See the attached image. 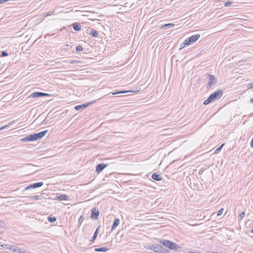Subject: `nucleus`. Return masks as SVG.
Here are the masks:
<instances>
[{
	"label": "nucleus",
	"mask_w": 253,
	"mask_h": 253,
	"mask_svg": "<svg viewBox=\"0 0 253 253\" xmlns=\"http://www.w3.org/2000/svg\"><path fill=\"white\" fill-rule=\"evenodd\" d=\"M43 94H44L43 92H38V91L34 92H33L32 94H31L30 97H32V98L41 97H42V95Z\"/></svg>",
	"instance_id": "f8f14e48"
},
{
	"label": "nucleus",
	"mask_w": 253,
	"mask_h": 253,
	"mask_svg": "<svg viewBox=\"0 0 253 253\" xmlns=\"http://www.w3.org/2000/svg\"><path fill=\"white\" fill-rule=\"evenodd\" d=\"M250 102L252 104H253V98L251 99Z\"/></svg>",
	"instance_id": "37998d69"
},
{
	"label": "nucleus",
	"mask_w": 253,
	"mask_h": 253,
	"mask_svg": "<svg viewBox=\"0 0 253 253\" xmlns=\"http://www.w3.org/2000/svg\"><path fill=\"white\" fill-rule=\"evenodd\" d=\"M155 252L157 253H169V250L160 244H155Z\"/></svg>",
	"instance_id": "20e7f679"
},
{
	"label": "nucleus",
	"mask_w": 253,
	"mask_h": 253,
	"mask_svg": "<svg viewBox=\"0 0 253 253\" xmlns=\"http://www.w3.org/2000/svg\"><path fill=\"white\" fill-rule=\"evenodd\" d=\"M245 212L244 211L241 212L239 215V219L241 220L245 216Z\"/></svg>",
	"instance_id": "cd10ccee"
},
{
	"label": "nucleus",
	"mask_w": 253,
	"mask_h": 253,
	"mask_svg": "<svg viewBox=\"0 0 253 253\" xmlns=\"http://www.w3.org/2000/svg\"><path fill=\"white\" fill-rule=\"evenodd\" d=\"M72 26L73 28V29L76 31H79L81 29L80 24L77 22L72 24Z\"/></svg>",
	"instance_id": "dca6fc26"
},
{
	"label": "nucleus",
	"mask_w": 253,
	"mask_h": 253,
	"mask_svg": "<svg viewBox=\"0 0 253 253\" xmlns=\"http://www.w3.org/2000/svg\"><path fill=\"white\" fill-rule=\"evenodd\" d=\"M22 142L34 141L32 134L21 139Z\"/></svg>",
	"instance_id": "4468645a"
},
{
	"label": "nucleus",
	"mask_w": 253,
	"mask_h": 253,
	"mask_svg": "<svg viewBox=\"0 0 253 253\" xmlns=\"http://www.w3.org/2000/svg\"><path fill=\"white\" fill-rule=\"evenodd\" d=\"M73 45L71 46V49H73V47H73Z\"/></svg>",
	"instance_id": "de8ad7c7"
},
{
	"label": "nucleus",
	"mask_w": 253,
	"mask_h": 253,
	"mask_svg": "<svg viewBox=\"0 0 253 253\" xmlns=\"http://www.w3.org/2000/svg\"><path fill=\"white\" fill-rule=\"evenodd\" d=\"M109 250V248L103 247L98 248H95L94 251L97 252H105Z\"/></svg>",
	"instance_id": "a211bd4d"
},
{
	"label": "nucleus",
	"mask_w": 253,
	"mask_h": 253,
	"mask_svg": "<svg viewBox=\"0 0 253 253\" xmlns=\"http://www.w3.org/2000/svg\"><path fill=\"white\" fill-rule=\"evenodd\" d=\"M200 37V34H196L187 38L186 39V42H187L188 44L189 45L195 42Z\"/></svg>",
	"instance_id": "423d86ee"
},
{
	"label": "nucleus",
	"mask_w": 253,
	"mask_h": 253,
	"mask_svg": "<svg viewBox=\"0 0 253 253\" xmlns=\"http://www.w3.org/2000/svg\"><path fill=\"white\" fill-rule=\"evenodd\" d=\"M246 117H247V116H246V115H244V116H243V119H244H244H246Z\"/></svg>",
	"instance_id": "a18cd8bd"
},
{
	"label": "nucleus",
	"mask_w": 253,
	"mask_h": 253,
	"mask_svg": "<svg viewBox=\"0 0 253 253\" xmlns=\"http://www.w3.org/2000/svg\"><path fill=\"white\" fill-rule=\"evenodd\" d=\"M15 247V246L13 245H9L8 247H6V248L13 252Z\"/></svg>",
	"instance_id": "c85d7f7f"
},
{
	"label": "nucleus",
	"mask_w": 253,
	"mask_h": 253,
	"mask_svg": "<svg viewBox=\"0 0 253 253\" xmlns=\"http://www.w3.org/2000/svg\"><path fill=\"white\" fill-rule=\"evenodd\" d=\"M43 184V182H37V183H34L33 184H31L29 185H28V186H27L23 190V191L28 190H30L31 189H36V188H39V187H41L42 186Z\"/></svg>",
	"instance_id": "0eeeda50"
},
{
	"label": "nucleus",
	"mask_w": 253,
	"mask_h": 253,
	"mask_svg": "<svg viewBox=\"0 0 253 253\" xmlns=\"http://www.w3.org/2000/svg\"><path fill=\"white\" fill-rule=\"evenodd\" d=\"M119 223H120V219L118 218H115L113 222V224L112 226L111 231L112 232L115 229H116L117 228V227L118 226V225L119 224Z\"/></svg>",
	"instance_id": "2eb2a0df"
},
{
	"label": "nucleus",
	"mask_w": 253,
	"mask_h": 253,
	"mask_svg": "<svg viewBox=\"0 0 253 253\" xmlns=\"http://www.w3.org/2000/svg\"><path fill=\"white\" fill-rule=\"evenodd\" d=\"M155 244L148 245L145 246V248L155 252Z\"/></svg>",
	"instance_id": "5701e85b"
},
{
	"label": "nucleus",
	"mask_w": 253,
	"mask_h": 253,
	"mask_svg": "<svg viewBox=\"0 0 253 253\" xmlns=\"http://www.w3.org/2000/svg\"><path fill=\"white\" fill-rule=\"evenodd\" d=\"M89 30L90 31L89 32H87V33L89 34L90 36L94 38L97 37L98 33L97 31L92 28H90Z\"/></svg>",
	"instance_id": "ddd939ff"
},
{
	"label": "nucleus",
	"mask_w": 253,
	"mask_h": 253,
	"mask_svg": "<svg viewBox=\"0 0 253 253\" xmlns=\"http://www.w3.org/2000/svg\"><path fill=\"white\" fill-rule=\"evenodd\" d=\"M68 63H70V64H75L77 63H79V62L77 60H70L68 61Z\"/></svg>",
	"instance_id": "f704fd0d"
},
{
	"label": "nucleus",
	"mask_w": 253,
	"mask_h": 253,
	"mask_svg": "<svg viewBox=\"0 0 253 253\" xmlns=\"http://www.w3.org/2000/svg\"><path fill=\"white\" fill-rule=\"evenodd\" d=\"M107 165L106 164H104L103 163H100L97 165L96 167L95 172L97 173H99L107 167Z\"/></svg>",
	"instance_id": "9d476101"
},
{
	"label": "nucleus",
	"mask_w": 253,
	"mask_h": 253,
	"mask_svg": "<svg viewBox=\"0 0 253 253\" xmlns=\"http://www.w3.org/2000/svg\"><path fill=\"white\" fill-rule=\"evenodd\" d=\"M13 252L15 253H21V249L16 246Z\"/></svg>",
	"instance_id": "c756f323"
},
{
	"label": "nucleus",
	"mask_w": 253,
	"mask_h": 253,
	"mask_svg": "<svg viewBox=\"0 0 253 253\" xmlns=\"http://www.w3.org/2000/svg\"><path fill=\"white\" fill-rule=\"evenodd\" d=\"M52 14H53V12L50 11V12H47V13L45 14V17H47V16H50V15H51Z\"/></svg>",
	"instance_id": "e433bc0d"
},
{
	"label": "nucleus",
	"mask_w": 253,
	"mask_h": 253,
	"mask_svg": "<svg viewBox=\"0 0 253 253\" xmlns=\"http://www.w3.org/2000/svg\"><path fill=\"white\" fill-rule=\"evenodd\" d=\"M47 220L49 222L53 223L56 221V218L55 217L50 215L48 216Z\"/></svg>",
	"instance_id": "4be33fe9"
},
{
	"label": "nucleus",
	"mask_w": 253,
	"mask_h": 253,
	"mask_svg": "<svg viewBox=\"0 0 253 253\" xmlns=\"http://www.w3.org/2000/svg\"><path fill=\"white\" fill-rule=\"evenodd\" d=\"M99 228V226L95 231L91 239L90 240L91 242H94V241L96 239L97 236L98 234Z\"/></svg>",
	"instance_id": "412c9836"
},
{
	"label": "nucleus",
	"mask_w": 253,
	"mask_h": 253,
	"mask_svg": "<svg viewBox=\"0 0 253 253\" xmlns=\"http://www.w3.org/2000/svg\"><path fill=\"white\" fill-rule=\"evenodd\" d=\"M174 26H175V25L174 24L168 23V24H166L163 25L162 26H161V28H163V29H168V28H173Z\"/></svg>",
	"instance_id": "aec40b11"
},
{
	"label": "nucleus",
	"mask_w": 253,
	"mask_h": 253,
	"mask_svg": "<svg viewBox=\"0 0 253 253\" xmlns=\"http://www.w3.org/2000/svg\"><path fill=\"white\" fill-rule=\"evenodd\" d=\"M189 45V44H188L187 42H186V40L184 41V42H182L180 46L179 50H181L185 47V46H188Z\"/></svg>",
	"instance_id": "b1692460"
},
{
	"label": "nucleus",
	"mask_w": 253,
	"mask_h": 253,
	"mask_svg": "<svg viewBox=\"0 0 253 253\" xmlns=\"http://www.w3.org/2000/svg\"><path fill=\"white\" fill-rule=\"evenodd\" d=\"M249 88H253V83H250L248 84Z\"/></svg>",
	"instance_id": "c9c22d12"
},
{
	"label": "nucleus",
	"mask_w": 253,
	"mask_h": 253,
	"mask_svg": "<svg viewBox=\"0 0 253 253\" xmlns=\"http://www.w3.org/2000/svg\"><path fill=\"white\" fill-rule=\"evenodd\" d=\"M246 117H247V116H246V115H244V116H243V119H244H244H246Z\"/></svg>",
	"instance_id": "c03bdc74"
},
{
	"label": "nucleus",
	"mask_w": 253,
	"mask_h": 253,
	"mask_svg": "<svg viewBox=\"0 0 253 253\" xmlns=\"http://www.w3.org/2000/svg\"><path fill=\"white\" fill-rule=\"evenodd\" d=\"M99 215V211L97 209H96V208H93L91 210L90 217L92 219L96 220L98 219Z\"/></svg>",
	"instance_id": "1a4fd4ad"
},
{
	"label": "nucleus",
	"mask_w": 253,
	"mask_h": 253,
	"mask_svg": "<svg viewBox=\"0 0 253 253\" xmlns=\"http://www.w3.org/2000/svg\"><path fill=\"white\" fill-rule=\"evenodd\" d=\"M12 122H11L9 125H6V126H2L1 127H0V130H2V129H4V128H7V126L10 125V124H12Z\"/></svg>",
	"instance_id": "4c0bfd02"
},
{
	"label": "nucleus",
	"mask_w": 253,
	"mask_h": 253,
	"mask_svg": "<svg viewBox=\"0 0 253 253\" xmlns=\"http://www.w3.org/2000/svg\"><path fill=\"white\" fill-rule=\"evenodd\" d=\"M48 95H49L48 94L46 93H44V94L42 95V96H48Z\"/></svg>",
	"instance_id": "79ce46f5"
},
{
	"label": "nucleus",
	"mask_w": 253,
	"mask_h": 253,
	"mask_svg": "<svg viewBox=\"0 0 253 253\" xmlns=\"http://www.w3.org/2000/svg\"><path fill=\"white\" fill-rule=\"evenodd\" d=\"M57 198L60 201H65L68 199V196L65 194H62L57 196Z\"/></svg>",
	"instance_id": "6ab92c4d"
},
{
	"label": "nucleus",
	"mask_w": 253,
	"mask_h": 253,
	"mask_svg": "<svg viewBox=\"0 0 253 253\" xmlns=\"http://www.w3.org/2000/svg\"><path fill=\"white\" fill-rule=\"evenodd\" d=\"M160 244L163 245L165 248L174 251H179L181 247L178 244L171 242L169 240L161 239L159 240Z\"/></svg>",
	"instance_id": "f03ea898"
},
{
	"label": "nucleus",
	"mask_w": 253,
	"mask_h": 253,
	"mask_svg": "<svg viewBox=\"0 0 253 253\" xmlns=\"http://www.w3.org/2000/svg\"><path fill=\"white\" fill-rule=\"evenodd\" d=\"M250 146L252 148H253V137L252 138L251 142L250 143Z\"/></svg>",
	"instance_id": "ea45409f"
},
{
	"label": "nucleus",
	"mask_w": 253,
	"mask_h": 253,
	"mask_svg": "<svg viewBox=\"0 0 253 253\" xmlns=\"http://www.w3.org/2000/svg\"><path fill=\"white\" fill-rule=\"evenodd\" d=\"M152 179L156 181H161L162 179V176L158 173H153L151 176Z\"/></svg>",
	"instance_id": "9b49d317"
},
{
	"label": "nucleus",
	"mask_w": 253,
	"mask_h": 253,
	"mask_svg": "<svg viewBox=\"0 0 253 253\" xmlns=\"http://www.w3.org/2000/svg\"><path fill=\"white\" fill-rule=\"evenodd\" d=\"M223 211V209L222 208L221 209H220L218 211H217V216H219L220 215L222 214V212Z\"/></svg>",
	"instance_id": "72a5a7b5"
},
{
	"label": "nucleus",
	"mask_w": 253,
	"mask_h": 253,
	"mask_svg": "<svg viewBox=\"0 0 253 253\" xmlns=\"http://www.w3.org/2000/svg\"><path fill=\"white\" fill-rule=\"evenodd\" d=\"M136 91H133V90H121V91H119L113 92L112 93V95H116V94L124 93H126V92H136Z\"/></svg>",
	"instance_id": "f3484780"
},
{
	"label": "nucleus",
	"mask_w": 253,
	"mask_h": 253,
	"mask_svg": "<svg viewBox=\"0 0 253 253\" xmlns=\"http://www.w3.org/2000/svg\"><path fill=\"white\" fill-rule=\"evenodd\" d=\"M3 226H4V222L1 220H0V227H2Z\"/></svg>",
	"instance_id": "58836bf2"
},
{
	"label": "nucleus",
	"mask_w": 253,
	"mask_h": 253,
	"mask_svg": "<svg viewBox=\"0 0 253 253\" xmlns=\"http://www.w3.org/2000/svg\"><path fill=\"white\" fill-rule=\"evenodd\" d=\"M232 3V1H227L224 3V6L225 7L230 6Z\"/></svg>",
	"instance_id": "7c9ffc66"
},
{
	"label": "nucleus",
	"mask_w": 253,
	"mask_h": 253,
	"mask_svg": "<svg viewBox=\"0 0 253 253\" xmlns=\"http://www.w3.org/2000/svg\"><path fill=\"white\" fill-rule=\"evenodd\" d=\"M47 131V130H45L37 133L32 134L34 141L42 138Z\"/></svg>",
	"instance_id": "39448f33"
},
{
	"label": "nucleus",
	"mask_w": 253,
	"mask_h": 253,
	"mask_svg": "<svg viewBox=\"0 0 253 253\" xmlns=\"http://www.w3.org/2000/svg\"><path fill=\"white\" fill-rule=\"evenodd\" d=\"M207 76L209 81L208 82L207 88L210 89L216 84L217 80L214 75L208 74Z\"/></svg>",
	"instance_id": "7ed1b4c3"
},
{
	"label": "nucleus",
	"mask_w": 253,
	"mask_h": 253,
	"mask_svg": "<svg viewBox=\"0 0 253 253\" xmlns=\"http://www.w3.org/2000/svg\"><path fill=\"white\" fill-rule=\"evenodd\" d=\"M73 45L71 46V49H73V47H73Z\"/></svg>",
	"instance_id": "09e8293b"
},
{
	"label": "nucleus",
	"mask_w": 253,
	"mask_h": 253,
	"mask_svg": "<svg viewBox=\"0 0 253 253\" xmlns=\"http://www.w3.org/2000/svg\"><path fill=\"white\" fill-rule=\"evenodd\" d=\"M40 197L41 196L35 195L30 197V199L32 200H38L41 199Z\"/></svg>",
	"instance_id": "bb28decb"
},
{
	"label": "nucleus",
	"mask_w": 253,
	"mask_h": 253,
	"mask_svg": "<svg viewBox=\"0 0 253 253\" xmlns=\"http://www.w3.org/2000/svg\"><path fill=\"white\" fill-rule=\"evenodd\" d=\"M250 232L253 233V228L251 230Z\"/></svg>",
	"instance_id": "49530a36"
},
{
	"label": "nucleus",
	"mask_w": 253,
	"mask_h": 253,
	"mask_svg": "<svg viewBox=\"0 0 253 253\" xmlns=\"http://www.w3.org/2000/svg\"><path fill=\"white\" fill-rule=\"evenodd\" d=\"M8 55V53L6 51H2L1 52V56L2 57H5Z\"/></svg>",
	"instance_id": "473e14b6"
},
{
	"label": "nucleus",
	"mask_w": 253,
	"mask_h": 253,
	"mask_svg": "<svg viewBox=\"0 0 253 253\" xmlns=\"http://www.w3.org/2000/svg\"><path fill=\"white\" fill-rule=\"evenodd\" d=\"M83 50V48L82 47V46L81 45H78L76 48V50L77 52L81 51H82Z\"/></svg>",
	"instance_id": "2f4dec72"
},
{
	"label": "nucleus",
	"mask_w": 253,
	"mask_h": 253,
	"mask_svg": "<svg viewBox=\"0 0 253 253\" xmlns=\"http://www.w3.org/2000/svg\"><path fill=\"white\" fill-rule=\"evenodd\" d=\"M83 220H84V216H83V215H82L80 216V217L79 219V220H78V228H79L80 227Z\"/></svg>",
	"instance_id": "a878e982"
},
{
	"label": "nucleus",
	"mask_w": 253,
	"mask_h": 253,
	"mask_svg": "<svg viewBox=\"0 0 253 253\" xmlns=\"http://www.w3.org/2000/svg\"><path fill=\"white\" fill-rule=\"evenodd\" d=\"M224 145V143L222 144L220 146H219L218 148H217L214 152V154H218L221 150L223 146Z\"/></svg>",
	"instance_id": "393cba45"
},
{
	"label": "nucleus",
	"mask_w": 253,
	"mask_h": 253,
	"mask_svg": "<svg viewBox=\"0 0 253 253\" xmlns=\"http://www.w3.org/2000/svg\"><path fill=\"white\" fill-rule=\"evenodd\" d=\"M95 102V100H94L93 101H91V102H87V103H84V104H80V105H78L75 106V109L76 111L83 110L84 108H85L87 107H88L89 105H91V104H93Z\"/></svg>",
	"instance_id": "6e6552de"
},
{
	"label": "nucleus",
	"mask_w": 253,
	"mask_h": 253,
	"mask_svg": "<svg viewBox=\"0 0 253 253\" xmlns=\"http://www.w3.org/2000/svg\"><path fill=\"white\" fill-rule=\"evenodd\" d=\"M223 92L222 90L218 89L211 93L208 98L205 100L203 104L205 105H208L212 101L219 99L223 95Z\"/></svg>",
	"instance_id": "f257e3e1"
},
{
	"label": "nucleus",
	"mask_w": 253,
	"mask_h": 253,
	"mask_svg": "<svg viewBox=\"0 0 253 253\" xmlns=\"http://www.w3.org/2000/svg\"><path fill=\"white\" fill-rule=\"evenodd\" d=\"M8 246H9V245H5V244H4V245H1V246H2V247H3V248H6V247H8Z\"/></svg>",
	"instance_id": "a19ab883"
}]
</instances>
